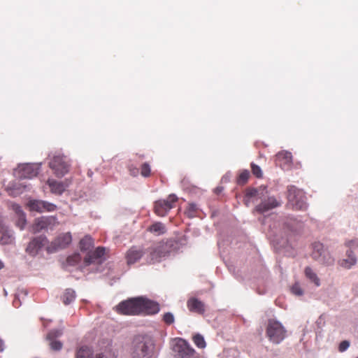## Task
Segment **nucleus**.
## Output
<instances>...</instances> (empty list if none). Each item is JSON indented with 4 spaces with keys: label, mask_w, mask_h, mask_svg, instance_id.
I'll list each match as a JSON object with an SVG mask.
<instances>
[{
    "label": "nucleus",
    "mask_w": 358,
    "mask_h": 358,
    "mask_svg": "<svg viewBox=\"0 0 358 358\" xmlns=\"http://www.w3.org/2000/svg\"><path fill=\"white\" fill-rule=\"evenodd\" d=\"M259 191L257 188L250 187L248 188L245 193V203L247 206L249 204V199L253 197H257Z\"/></svg>",
    "instance_id": "obj_33"
},
{
    "label": "nucleus",
    "mask_w": 358,
    "mask_h": 358,
    "mask_svg": "<svg viewBox=\"0 0 358 358\" xmlns=\"http://www.w3.org/2000/svg\"><path fill=\"white\" fill-rule=\"evenodd\" d=\"M193 341L194 344L199 348H205L206 346V341L204 340V338L202 335L200 334H197L193 337Z\"/></svg>",
    "instance_id": "obj_34"
},
{
    "label": "nucleus",
    "mask_w": 358,
    "mask_h": 358,
    "mask_svg": "<svg viewBox=\"0 0 358 358\" xmlns=\"http://www.w3.org/2000/svg\"><path fill=\"white\" fill-rule=\"evenodd\" d=\"M13 305L15 307H19L21 305V301H20V295L19 294H16L15 295V299L13 301Z\"/></svg>",
    "instance_id": "obj_47"
},
{
    "label": "nucleus",
    "mask_w": 358,
    "mask_h": 358,
    "mask_svg": "<svg viewBox=\"0 0 358 358\" xmlns=\"http://www.w3.org/2000/svg\"><path fill=\"white\" fill-rule=\"evenodd\" d=\"M224 188L222 187H217L215 189V192L218 194L223 191Z\"/></svg>",
    "instance_id": "obj_50"
},
{
    "label": "nucleus",
    "mask_w": 358,
    "mask_h": 358,
    "mask_svg": "<svg viewBox=\"0 0 358 358\" xmlns=\"http://www.w3.org/2000/svg\"><path fill=\"white\" fill-rule=\"evenodd\" d=\"M287 205L293 210H306L308 208L305 193L294 185L287 187Z\"/></svg>",
    "instance_id": "obj_5"
},
{
    "label": "nucleus",
    "mask_w": 358,
    "mask_h": 358,
    "mask_svg": "<svg viewBox=\"0 0 358 358\" xmlns=\"http://www.w3.org/2000/svg\"><path fill=\"white\" fill-rule=\"evenodd\" d=\"M48 243L47 237L44 235H41L34 237L29 243L26 252L31 256L34 257Z\"/></svg>",
    "instance_id": "obj_14"
},
{
    "label": "nucleus",
    "mask_w": 358,
    "mask_h": 358,
    "mask_svg": "<svg viewBox=\"0 0 358 358\" xmlns=\"http://www.w3.org/2000/svg\"><path fill=\"white\" fill-rule=\"evenodd\" d=\"M13 209L16 213V215H17V220H16V225L17 227L20 228V229L22 230L24 229L26 223V216L25 214L23 213L21 207L18 205H14Z\"/></svg>",
    "instance_id": "obj_28"
},
{
    "label": "nucleus",
    "mask_w": 358,
    "mask_h": 358,
    "mask_svg": "<svg viewBox=\"0 0 358 358\" xmlns=\"http://www.w3.org/2000/svg\"><path fill=\"white\" fill-rule=\"evenodd\" d=\"M279 206H280V203L274 196H270L267 199H262V202L255 207V210L257 212L264 214Z\"/></svg>",
    "instance_id": "obj_19"
},
{
    "label": "nucleus",
    "mask_w": 358,
    "mask_h": 358,
    "mask_svg": "<svg viewBox=\"0 0 358 358\" xmlns=\"http://www.w3.org/2000/svg\"><path fill=\"white\" fill-rule=\"evenodd\" d=\"M27 206L31 211L37 213L53 212L57 209V206L52 203L38 200L31 199L27 202Z\"/></svg>",
    "instance_id": "obj_13"
},
{
    "label": "nucleus",
    "mask_w": 358,
    "mask_h": 358,
    "mask_svg": "<svg viewBox=\"0 0 358 358\" xmlns=\"http://www.w3.org/2000/svg\"><path fill=\"white\" fill-rule=\"evenodd\" d=\"M345 246L348 248V250H352L358 248V238L348 240L345 242Z\"/></svg>",
    "instance_id": "obj_39"
},
{
    "label": "nucleus",
    "mask_w": 358,
    "mask_h": 358,
    "mask_svg": "<svg viewBox=\"0 0 358 358\" xmlns=\"http://www.w3.org/2000/svg\"><path fill=\"white\" fill-rule=\"evenodd\" d=\"M149 256L148 257V262L150 264L160 262L163 258L166 257L165 254L159 252V245L149 248Z\"/></svg>",
    "instance_id": "obj_26"
},
{
    "label": "nucleus",
    "mask_w": 358,
    "mask_h": 358,
    "mask_svg": "<svg viewBox=\"0 0 358 358\" xmlns=\"http://www.w3.org/2000/svg\"><path fill=\"white\" fill-rule=\"evenodd\" d=\"M279 206H280V203L274 196H270L267 199H262V202L255 207V210L257 212L264 214Z\"/></svg>",
    "instance_id": "obj_21"
},
{
    "label": "nucleus",
    "mask_w": 358,
    "mask_h": 358,
    "mask_svg": "<svg viewBox=\"0 0 358 358\" xmlns=\"http://www.w3.org/2000/svg\"><path fill=\"white\" fill-rule=\"evenodd\" d=\"M148 230L157 236L164 234L166 231L165 225L159 222L152 224L149 227Z\"/></svg>",
    "instance_id": "obj_31"
},
{
    "label": "nucleus",
    "mask_w": 358,
    "mask_h": 358,
    "mask_svg": "<svg viewBox=\"0 0 358 358\" xmlns=\"http://www.w3.org/2000/svg\"><path fill=\"white\" fill-rule=\"evenodd\" d=\"M117 310L124 315H151L159 311V306L155 301L141 296L122 301L117 305Z\"/></svg>",
    "instance_id": "obj_1"
},
{
    "label": "nucleus",
    "mask_w": 358,
    "mask_h": 358,
    "mask_svg": "<svg viewBox=\"0 0 358 358\" xmlns=\"http://www.w3.org/2000/svg\"><path fill=\"white\" fill-rule=\"evenodd\" d=\"M72 237L70 233H66L58 236L50 246L47 247L48 252L52 253L58 250L66 248L71 242Z\"/></svg>",
    "instance_id": "obj_15"
},
{
    "label": "nucleus",
    "mask_w": 358,
    "mask_h": 358,
    "mask_svg": "<svg viewBox=\"0 0 358 358\" xmlns=\"http://www.w3.org/2000/svg\"><path fill=\"white\" fill-rule=\"evenodd\" d=\"M302 227L303 222L292 215L281 218L278 223V229L273 231V241L279 247H286L292 236L299 232Z\"/></svg>",
    "instance_id": "obj_2"
},
{
    "label": "nucleus",
    "mask_w": 358,
    "mask_h": 358,
    "mask_svg": "<svg viewBox=\"0 0 358 358\" xmlns=\"http://www.w3.org/2000/svg\"><path fill=\"white\" fill-rule=\"evenodd\" d=\"M178 200L176 194H171L167 199L159 200L155 203V211L159 216H165L167 213L173 207V203Z\"/></svg>",
    "instance_id": "obj_12"
},
{
    "label": "nucleus",
    "mask_w": 358,
    "mask_h": 358,
    "mask_svg": "<svg viewBox=\"0 0 358 358\" xmlns=\"http://www.w3.org/2000/svg\"><path fill=\"white\" fill-rule=\"evenodd\" d=\"M356 358H358V357H356Z\"/></svg>",
    "instance_id": "obj_55"
},
{
    "label": "nucleus",
    "mask_w": 358,
    "mask_h": 358,
    "mask_svg": "<svg viewBox=\"0 0 358 358\" xmlns=\"http://www.w3.org/2000/svg\"><path fill=\"white\" fill-rule=\"evenodd\" d=\"M250 176V172L248 170H243L239 175L237 182L239 185H244L247 182Z\"/></svg>",
    "instance_id": "obj_37"
},
{
    "label": "nucleus",
    "mask_w": 358,
    "mask_h": 358,
    "mask_svg": "<svg viewBox=\"0 0 358 358\" xmlns=\"http://www.w3.org/2000/svg\"><path fill=\"white\" fill-rule=\"evenodd\" d=\"M40 166L41 164H20L13 170V175L20 180L31 179L38 175Z\"/></svg>",
    "instance_id": "obj_9"
},
{
    "label": "nucleus",
    "mask_w": 358,
    "mask_h": 358,
    "mask_svg": "<svg viewBox=\"0 0 358 358\" xmlns=\"http://www.w3.org/2000/svg\"><path fill=\"white\" fill-rule=\"evenodd\" d=\"M4 350V342L0 338V352H3Z\"/></svg>",
    "instance_id": "obj_51"
},
{
    "label": "nucleus",
    "mask_w": 358,
    "mask_h": 358,
    "mask_svg": "<svg viewBox=\"0 0 358 358\" xmlns=\"http://www.w3.org/2000/svg\"><path fill=\"white\" fill-rule=\"evenodd\" d=\"M306 277L316 287L320 286V280L317 273L309 266L306 267L304 271Z\"/></svg>",
    "instance_id": "obj_30"
},
{
    "label": "nucleus",
    "mask_w": 358,
    "mask_h": 358,
    "mask_svg": "<svg viewBox=\"0 0 358 358\" xmlns=\"http://www.w3.org/2000/svg\"><path fill=\"white\" fill-rule=\"evenodd\" d=\"M81 256L79 253H75L67 257L66 264H64L65 268L68 269L69 266H74L81 261Z\"/></svg>",
    "instance_id": "obj_32"
},
{
    "label": "nucleus",
    "mask_w": 358,
    "mask_h": 358,
    "mask_svg": "<svg viewBox=\"0 0 358 358\" xmlns=\"http://www.w3.org/2000/svg\"><path fill=\"white\" fill-rule=\"evenodd\" d=\"M141 173L143 177H148L150 176V167L148 163L145 162L142 164Z\"/></svg>",
    "instance_id": "obj_44"
},
{
    "label": "nucleus",
    "mask_w": 358,
    "mask_h": 358,
    "mask_svg": "<svg viewBox=\"0 0 358 358\" xmlns=\"http://www.w3.org/2000/svg\"><path fill=\"white\" fill-rule=\"evenodd\" d=\"M49 341V345L51 350L59 351L62 349L63 344L59 341L56 339H47Z\"/></svg>",
    "instance_id": "obj_36"
},
{
    "label": "nucleus",
    "mask_w": 358,
    "mask_h": 358,
    "mask_svg": "<svg viewBox=\"0 0 358 358\" xmlns=\"http://www.w3.org/2000/svg\"><path fill=\"white\" fill-rule=\"evenodd\" d=\"M357 263V256L352 250H347L345 252V258L340 259L338 262L340 266L345 269H351Z\"/></svg>",
    "instance_id": "obj_22"
},
{
    "label": "nucleus",
    "mask_w": 358,
    "mask_h": 358,
    "mask_svg": "<svg viewBox=\"0 0 358 358\" xmlns=\"http://www.w3.org/2000/svg\"><path fill=\"white\" fill-rule=\"evenodd\" d=\"M76 297V294L75 290L71 288H67L65 289L61 298L64 305H69L73 301H74Z\"/></svg>",
    "instance_id": "obj_29"
},
{
    "label": "nucleus",
    "mask_w": 358,
    "mask_h": 358,
    "mask_svg": "<svg viewBox=\"0 0 358 358\" xmlns=\"http://www.w3.org/2000/svg\"><path fill=\"white\" fill-rule=\"evenodd\" d=\"M230 177H231V173L228 172L224 176H222V181L224 182H228L230 180Z\"/></svg>",
    "instance_id": "obj_48"
},
{
    "label": "nucleus",
    "mask_w": 358,
    "mask_h": 358,
    "mask_svg": "<svg viewBox=\"0 0 358 358\" xmlns=\"http://www.w3.org/2000/svg\"><path fill=\"white\" fill-rule=\"evenodd\" d=\"M48 184L52 193L57 195L62 194L71 184V180L66 179L64 181H57L55 180H48Z\"/></svg>",
    "instance_id": "obj_17"
},
{
    "label": "nucleus",
    "mask_w": 358,
    "mask_h": 358,
    "mask_svg": "<svg viewBox=\"0 0 358 358\" xmlns=\"http://www.w3.org/2000/svg\"><path fill=\"white\" fill-rule=\"evenodd\" d=\"M187 306L189 311L203 315L205 313L204 303L196 298L192 297L187 302Z\"/></svg>",
    "instance_id": "obj_24"
},
{
    "label": "nucleus",
    "mask_w": 358,
    "mask_h": 358,
    "mask_svg": "<svg viewBox=\"0 0 358 358\" xmlns=\"http://www.w3.org/2000/svg\"><path fill=\"white\" fill-rule=\"evenodd\" d=\"M159 252L165 254L166 257L170 256L178 250H180V243L174 239L167 240L166 242L160 243Z\"/></svg>",
    "instance_id": "obj_16"
},
{
    "label": "nucleus",
    "mask_w": 358,
    "mask_h": 358,
    "mask_svg": "<svg viewBox=\"0 0 358 358\" xmlns=\"http://www.w3.org/2000/svg\"><path fill=\"white\" fill-rule=\"evenodd\" d=\"M27 185L23 182H12L6 187V190L13 196L21 194L27 188Z\"/></svg>",
    "instance_id": "obj_25"
},
{
    "label": "nucleus",
    "mask_w": 358,
    "mask_h": 358,
    "mask_svg": "<svg viewBox=\"0 0 358 358\" xmlns=\"http://www.w3.org/2000/svg\"><path fill=\"white\" fill-rule=\"evenodd\" d=\"M129 171H130V174L133 176H136L138 175V169H136V168H134V169H129Z\"/></svg>",
    "instance_id": "obj_49"
},
{
    "label": "nucleus",
    "mask_w": 358,
    "mask_h": 358,
    "mask_svg": "<svg viewBox=\"0 0 358 358\" xmlns=\"http://www.w3.org/2000/svg\"><path fill=\"white\" fill-rule=\"evenodd\" d=\"M350 342L347 340L343 341L340 343L338 346V350L341 352H345L350 347Z\"/></svg>",
    "instance_id": "obj_46"
},
{
    "label": "nucleus",
    "mask_w": 358,
    "mask_h": 358,
    "mask_svg": "<svg viewBox=\"0 0 358 358\" xmlns=\"http://www.w3.org/2000/svg\"><path fill=\"white\" fill-rule=\"evenodd\" d=\"M286 330L282 324L273 319L268 321L266 335L269 341L274 344H279L285 338Z\"/></svg>",
    "instance_id": "obj_8"
},
{
    "label": "nucleus",
    "mask_w": 358,
    "mask_h": 358,
    "mask_svg": "<svg viewBox=\"0 0 358 358\" xmlns=\"http://www.w3.org/2000/svg\"><path fill=\"white\" fill-rule=\"evenodd\" d=\"M257 189L259 191L257 197L262 200L263 198L265 197L267 194L266 187V186H260Z\"/></svg>",
    "instance_id": "obj_45"
},
{
    "label": "nucleus",
    "mask_w": 358,
    "mask_h": 358,
    "mask_svg": "<svg viewBox=\"0 0 358 358\" xmlns=\"http://www.w3.org/2000/svg\"><path fill=\"white\" fill-rule=\"evenodd\" d=\"M4 265L3 263L0 260V270L3 268Z\"/></svg>",
    "instance_id": "obj_52"
},
{
    "label": "nucleus",
    "mask_w": 358,
    "mask_h": 358,
    "mask_svg": "<svg viewBox=\"0 0 358 358\" xmlns=\"http://www.w3.org/2000/svg\"><path fill=\"white\" fill-rule=\"evenodd\" d=\"M94 246V243L90 236H85L80 241V248L83 252H87L84 257L83 265L80 266V269L84 271L87 266L91 265L95 266L92 268L93 272H101L102 270L101 266L105 260L103 256L105 254V248L98 247L95 250L91 251V248Z\"/></svg>",
    "instance_id": "obj_3"
},
{
    "label": "nucleus",
    "mask_w": 358,
    "mask_h": 358,
    "mask_svg": "<svg viewBox=\"0 0 358 358\" xmlns=\"http://www.w3.org/2000/svg\"><path fill=\"white\" fill-rule=\"evenodd\" d=\"M49 166L57 177L62 178L69 171L71 162L63 154L55 152L49 162Z\"/></svg>",
    "instance_id": "obj_7"
},
{
    "label": "nucleus",
    "mask_w": 358,
    "mask_h": 358,
    "mask_svg": "<svg viewBox=\"0 0 358 358\" xmlns=\"http://www.w3.org/2000/svg\"><path fill=\"white\" fill-rule=\"evenodd\" d=\"M163 320L167 324H173L175 321L173 314L171 312L166 313L163 316Z\"/></svg>",
    "instance_id": "obj_41"
},
{
    "label": "nucleus",
    "mask_w": 358,
    "mask_h": 358,
    "mask_svg": "<svg viewBox=\"0 0 358 358\" xmlns=\"http://www.w3.org/2000/svg\"><path fill=\"white\" fill-rule=\"evenodd\" d=\"M276 157L278 159H285V163H291L292 159V155L290 152L288 151H281L279 152Z\"/></svg>",
    "instance_id": "obj_35"
},
{
    "label": "nucleus",
    "mask_w": 358,
    "mask_h": 358,
    "mask_svg": "<svg viewBox=\"0 0 358 358\" xmlns=\"http://www.w3.org/2000/svg\"><path fill=\"white\" fill-rule=\"evenodd\" d=\"M251 169L252 173L258 178H260L262 177V171L259 166L252 163L251 164Z\"/></svg>",
    "instance_id": "obj_40"
},
{
    "label": "nucleus",
    "mask_w": 358,
    "mask_h": 358,
    "mask_svg": "<svg viewBox=\"0 0 358 358\" xmlns=\"http://www.w3.org/2000/svg\"><path fill=\"white\" fill-rule=\"evenodd\" d=\"M22 294H23L24 296H26L27 294V292L26 291H22Z\"/></svg>",
    "instance_id": "obj_53"
},
{
    "label": "nucleus",
    "mask_w": 358,
    "mask_h": 358,
    "mask_svg": "<svg viewBox=\"0 0 358 358\" xmlns=\"http://www.w3.org/2000/svg\"><path fill=\"white\" fill-rule=\"evenodd\" d=\"M356 292H357V294H358V292L357 291Z\"/></svg>",
    "instance_id": "obj_54"
},
{
    "label": "nucleus",
    "mask_w": 358,
    "mask_h": 358,
    "mask_svg": "<svg viewBox=\"0 0 358 358\" xmlns=\"http://www.w3.org/2000/svg\"><path fill=\"white\" fill-rule=\"evenodd\" d=\"M292 292L298 296H302L303 291L298 283H295L291 288Z\"/></svg>",
    "instance_id": "obj_43"
},
{
    "label": "nucleus",
    "mask_w": 358,
    "mask_h": 358,
    "mask_svg": "<svg viewBox=\"0 0 358 358\" xmlns=\"http://www.w3.org/2000/svg\"><path fill=\"white\" fill-rule=\"evenodd\" d=\"M13 232L0 220V244H11L14 241Z\"/></svg>",
    "instance_id": "obj_23"
},
{
    "label": "nucleus",
    "mask_w": 358,
    "mask_h": 358,
    "mask_svg": "<svg viewBox=\"0 0 358 358\" xmlns=\"http://www.w3.org/2000/svg\"><path fill=\"white\" fill-rule=\"evenodd\" d=\"M57 224L58 222L56 217L42 216L35 220L31 231L34 234H37L43 230H52Z\"/></svg>",
    "instance_id": "obj_10"
},
{
    "label": "nucleus",
    "mask_w": 358,
    "mask_h": 358,
    "mask_svg": "<svg viewBox=\"0 0 358 358\" xmlns=\"http://www.w3.org/2000/svg\"><path fill=\"white\" fill-rule=\"evenodd\" d=\"M154 343L145 335L134 337L130 346V355L132 358H150L154 352Z\"/></svg>",
    "instance_id": "obj_4"
},
{
    "label": "nucleus",
    "mask_w": 358,
    "mask_h": 358,
    "mask_svg": "<svg viewBox=\"0 0 358 358\" xmlns=\"http://www.w3.org/2000/svg\"><path fill=\"white\" fill-rule=\"evenodd\" d=\"M63 334L62 329H53L47 335V339H56L60 337Z\"/></svg>",
    "instance_id": "obj_38"
},
{
    "label": "nucleus",
    "mask_w": 358,
    "mask_h": 358,
    "mask_svg": "<svg viewBox=\"0 0 358 358\" xmlns=\"http://www.w3.org/2000/svg\"><path fill=\"white\" fill-rule=\"evenodd\" d=\"M279 206H280V203L274 196H270L267 199H262V202L255 207V210L257 212L264 214Z\"/></svg>",
    "instance_id": "obj_20"
},
{
    "label": "nucleus",
    "mask_w": 358,
    "mask_h": 358,
    "mask_svg": "<svg viewBox=\"0 0 358 358\" xmlns=\"http://www.w3.org/2000/svg\"><path fill=\"white\" fill-rule=\"evenodd\" d=\"M142 250L133 247L131 248L127 254V261L128 264H133L138 262L143 256Z\"/></svg>",
    "instance_id": "obj_27"
},
{
    "label": "nucleus",
    "mask_w": 358,
    "mask_h": 358,
    "mask_svg": "<svg viewBox=\"0 0 358 358\" xmlns=\"http://www.w3.org/2000/svg\"><path fill=\"white\" fill-rule=\"evenodd\" d=\"M279 206H280V203L274 196H270L267 199H262V202L255 207V210L257 212L264 214Z\"/></svg>",
    "instance_id": "obj_18"
},
{
    "label": "nucleus",
    "mask_w": 358,
    "mask_h": 358,
    "mask_svg": "<svg viewBox=\"0 0 358 358\" xmlns=\"http://www.w3.org/2000/svg\"><path fill=\"white\" fill-rule=\"evenodd\" d=\"M197 209L195 203L189 204L188 209L186 211V214L189 217H194L195 216V212Z\"/></svg>",
    "instance_id": "obj_42"
},
{
    "label": "nucleus",
    "mask_w": 358,
    "mask_h": 358,
    "mask_svg": "<svg viewBox=\"0 0 358 358\" xmlns=\"http://www.w3.org/2000/svg\"><path fill=\"white\" fill-rule=\"evenodd\" d=\"M312 258L320 264L329 267L333 266L335 263V259L328 248L320 242L313 243Z\"/></svg>",
    "instance_id": "obj_6"
},
{
    "label": "nucleus",
    "mask_w": 358,
    "mask_h": 358,
    "mask_svg": "<svg viewBox=\"0 0 358 358\" xmlns=\"http://www.w3.org/2000/svg\"><path fill=\"white\" fill-rule=\"evenodd\" d=\"M175 358H192L195 350L182 338H178L173 345Z\"/></svg>",
    "instance_id": "obj_11"
}]
</instances>
